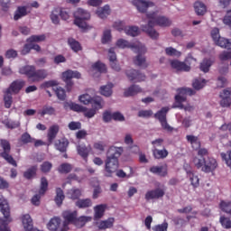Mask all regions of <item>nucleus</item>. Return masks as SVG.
I'll return each instance as SVG.
<instances>
[{
	"label": "nucleus",
	"mask_w": 231,
	"mask_h": 231,
	"mask_svg": "<svg viewBox=\"0 0 231 231\" xmlns=\"http://www.w3.org/2000/svg\"><path fill=\"white\" fill-rule=\"evenodd\" d=\"M149 8L156 9V5L149 0L145 1V14L146 19H148V24L146 26V33L151 39L156 40L160 37L155 30V26H161L162 28H167L172 24V21L163 15H158V10L149 13Z\"/></svg>",
	"instance_id": "nucleus-1"
},
{
	"label": "nucleus",
	"mask_w": 231,
	"mask_h": 231,
	"mask_svg": "<svg viewBox=\"0 0 231 231\" xmlns=\"http://www.w3.org/2000/svg\"><path fill=\"white\" fill-rule=\"evenodd\" d=\"M26 86V82L23 79H16L13 81L9 88L4 92V102L5 108L10 109L12 107V104H14L13 95H19L21 89H23Z\"/></svg>",
	"instance_id": "nucleus-2"
},
{
	"label": "nucleus",
	"mask_w": 231,
	"mask_h": 231,
	"mask_svg": "<svg viewBox=\"0 0 231 231\" xmlns=\"http://www.w3.org/2000/svg\"><path fill=\"white\" fill-rule=\"evenodd\" d=\"M21 75H26V77L32 80V82H41L48 77V70L44 69H37L33 65H25L19 69Z\"/></svg>",
	"instance_id": "nucleus-3"
},
{
	"label": "nucleus",
	"mask_w": 231,
	"mask_h": 231,
	"mask_svg": "<svg viewBox=\"0 0 231 231\" xmlns=\"http://www.w3.org/2000/svg\"><path fill=\"white\" fill-rule=\"evenodd\" d=\"M116 46L117 48H120L121 50H125V48H130L135 53H138L134 60V64L136 66H142L145 62V58L142 56V52L143 51V47L142 46V43L136 42V43H131L126 40L124 39H118Z\"/></svg>",
	"instance_id": "nucleus-4"
},
{
	"label": "nucleus",
	"mask_w": 231,
	"mask_h": 231,
	"mask_svg": "<svg viewBox=\"0 0 231 231\" xmlns=\"http://www.w3.org/2000/svg\"><path fill=\"white\" fill-rule=\"evenodd\" d=\"M179 93L178 95L175 96V102L172 106L173 109H184V111H194V106L188 105L184 106L183 102H187V97L181 96V95H189V97H192V95H196V90L192 88H179L177 90Z\"/></svg>",
	"instance_id": "nucleus-5"
},
{
	"label": "nucleus",
	"mask_w": 231,
	"mask_h": 231,
	"mask_svg": "<svg viewBox=\"0 0 231 231\" xmlns=\"http://www.w3.org/2000/svg\"><path fill=\"white\" fill-rule=\"evenodd\" d=\"M0 211L5 217V219L0 218V231H11L8 226V223H12V217H10V205H8V201L3 195H0Z\"/></svg>",
	"instance_id": "nucleus-6"
},
{
	"label": "nucleus",
	"mask_w": 231,
	"mask_h": 231,
	"mask_svg": "<svg viewBox=\"0 0 231 231\" xmlns=\"http://www.w3.org/2000/svg\"><path fill=\"white\" fill-rule=\"evenodd\" d=\"M193 163L195 167L201 169L202 172L206 173L212 172L217 168V161L212 157H208L207 159H199V157H195L193 159Z\"/></svg>",
	"instance_id": "nucleus-7"
},
{
	"label": "nucleus",
	"mask_w": 231,
	"mask_h": 231,
	"mask_svg": "<svg viewBox=\"0 0 231 231\" xmlns=\"http://www.w3.org/2000/svg\"><path fill=\"white\" fill-rule=\"evenodd\" d=\"M74 24H76V26H79V28H81L82 30L89 29V25H88V23H86V21H89V19H91V14L89 12L82 8H79L76 12H74Z\"/></svg>",
	"instance_id": "nucleus-8"
},
{
	"label": "nucleus",
	"mask_w": 231,
	"mask_h": 231,
	"mask_svg": "<svg viewBox=\"0 0 231 231\" xmlns=\"http://www.w3.org/2000/svg\"><path fill=\"white\" fill-rule=\"evenodd\" d=\"M0 145L3 149V152L0 153V157L5 160V162H7V163L10 165H13V167H17V162H15V159H14V157L10 154V152L12 151L10 142L6 139H1Z\"/></svg>",
	"instance_id": "nucleus-9"
},
{
	"label": "nucleus",
	"mask_w": 231,
	"mask_h": 231,
	"mask_svg": "<svg viewBox=\"0 0 231 231\" xmlns=\"http://www.w3.org/2000/svg\"><path fill=\"white\" fill-rule=\"evenodd\" d=\"M196 62V59L192 55H188L185 59V62L180 61L178 60H171L170 64L173 69L177 71H190V63Z\"/></svg>",
	"instance_id": "nucleus-10"
},
{
	"label": "nucleus",
	"mask_w": 231,
	"mask_h": 231,
	"mask_svg": "<svg viewBox=\"0 0 231 231\" xmlns=\"http://www.w3.org/2000/svg\"><path fill=\"white\" fill-rule=\"evenodd\" d=\"M120 167V162L115 159H109L106 157L105 161V176L106 178H113L116 170Z\"/></svg>",
	"instance_id": "nucleus-11"
},
{
	"label": "nucleus",
	"mask_w": 231,
	"mask_h": 231,
	"mask_svg": "<svg viewBox=\"0 0 231 231\" xmlns=\"http://www.w3.org/2000/svg\"><path fill=\"white\" fill-rule=\"evenodd\" d=\"M211 37L217 46H220V48H225L226 50L231 49L230 40L221 37L219 35V29L214 28L211 31Z\"/></svg>",
	"instance_id": "nucleus-12"
},
{
	"label": "nucleus",
	"mask_w": 231,
	"mask_h": 231,
	"mask_svg": "<svg viewBox=\"0 0 231 231\" xmlns=\"http://www.w3.org/2000/svg\"><path fill=\"white\" fill-rule=\"evenodd\" d=\"M82 75L80 72L77 70H71L69 69L67 71H64L62 73V80L66 82V89L67 91H71V88H73V82L71 81V79H80Z\"/></svg>",
	"instance_id": "nucleus-13"
},
{
	"label": "nucleus",
	"mask_w": 231,
	"mask_h": 231,
	"mask_svg": "<svg viewBox=\"0 0 231 231\" xmlns=\"http://www.w3.org/2000/svg\"><path fill=\"white\" fill-rule=\"evenodd\" d=\"M46 190H48V180L46 177H42L41 179L39 194L34 195L31 200L35 207H39L41 205V196H44V194H46Z\"/></svg>",
	"instance_id": "nucleus-14"
},
{
	"label": "nucleus",
	"mask_w": 231,
	"mask_h": 231,
	"mask_svg": "<svg viewBox=\"0 0 231 231\" xmlns=\"http://www.w3.org/2000/svg\"><path fill=\"white\" fill-rule=\"evenodd\" d=\"M171 108L169 106H163L161 110H159L155 115L154 118L159 120L162 129H170L169 123H167V113Z\"/></svg>",
	"instance_id": "nucleus-15"
},
{
	"label": "nucleus",
	"mask_w": 231,
	"mask_h": 231,
	"mask_svg": "<svg viewBox=\"0 0 231 231\" xmlns=\"http://www.w3.org/2000/svg\"><path fill=\"white\" fill-rule=\"evenodd\" d=\"M124 153V147L110 146L106 152V158L118 160Z\"/></svg>",
	"instance_id": "nucleus-16"
},
{
	"label": "nucleus",
	"mask_w": 231,
	"mask_h": 231,
	"mask_svg": "<svg viewBox=\"0 0 231 231\" xmlns=\"http://www.w3.org/2000/svg\"><path fill=\"white\" fill-rule=\"evenodd\" d=\"M150 172H152V174H156L161 178H165L169 174V168L167 167V164L161 166H152L150 168Z\"/></svg>",
	"instance_id": "nucleus-17"
},
{
	"label": "nucleus",
	"mask_w": 231,
	"mask_h": 231,
	"mask_svg": "<svg viewBox=\"0 0 231 231\" xmlns=\"http://www.w3.org/2000/svg\"><path fill=\"white\" fill-rule=\"evenodd\" d=\"M165 196V190L157 188L155 189L150 190L146 193V199H160V198H163Z\"/></svg>",
	"instance_id": "nucleus-18"
},
{
	"label": "nucleus",
	"mask_w": 231,
	"mask_h": 231,
	"mask_svg": "<svg viewBox=\"0 0 231 231\" xmlns=\"http://www.w3.org/2000/svg\"><path fill=\"white\" fill-rule=\"evenodd\" d=\"M77 152L81 158H83L84 161L88 162V157L89 156V153L91 152V146H86L85 144H79L77 146Z\"/></svg>",
	"instance_id": "nucleus-19"
},
{
	"label": "nucleus",
	"mask_w": 231,
	"mask_h": 231,
	"mask_svg": "<svg viewBox=\"0 0 231 231\" xmlns=\"http://www.w3.org/2000/svg\"><path fill=\"white\" fill-rule=\"evenodd\" d=\"M62 217L64 218L65 226L66 225H69V223L73 225L77 219V211H64Z\"/></svg>",
	"instance_id": "nucleus-20"
},
{
	"label": "nucleus",
	"mask_w": 231,
	"mask_h": 231,
	"mask_svg": "<svg viewBox=\"0 0 231 231\" xmlns=\"http://www.w3.org/2000/svg\"><path fill=\"white\" fill-rule=\"evenodd\" d=\"M126 76L132 82L133 80H134L135 82H142V80H143V76H142L140 71L136 69L126 70Z\"/></svg>",
	"instance_id": "nucleus-21"
},
{
	"label": "nucleus",
	"mask_w": 231,
	"mask_h": 231,
	"mask_svg": "<svg viewBox=\"0 0 231 231\" xmlns=\"http://www.w3.org/2000/svg\"><path fill=\"white\" fill-rule=\"evenodd\" d=\"M59 131H60L59 125H53L49 128L48 134H47L49 143H53V140L57 138V134H59Z\"/></svg>",
	"instance_id": "nucleus-22"
},
{
	"label": "nucleus",
	"mask_w": 231,
	"mask_h": 231,
	"mask_svg": "<svg viewBox=\"0 0 231 231\" xmlns=\"http://www.w3.org/2000/svg\"><path fill=\"white\" fill-rule=\"evenodd\" d=\"M186 140L195 151H198L201 147V141L196 135H187Z\"/></svg>",
	"instance_id": "nucleus-23"
},
{
	"label": "nucleus",
	"mask_w": 231,
	"mask_h": 231,
	"mask_svg": "<svg viewBox=\"0 0 231 231\" xmlns=\"http://www.w3.org/2000/svg\"><path fill=\"white\" fill-rule=\"evenodd\" d=\"M193 8L197 15H205L207 14V5L201 1L195 2Z\"/></svg>",
	"instance_id": "nucleus-24"
},
{
	"label": "nucleus",
	"mask_w": 231,
	"mask_h": 231,
	"mask_svg": "<svg viewBox=\"0 0 231 231\" xmlns=\"http://www.w3.org/2000/svg\"><path fill=\"white\" fill-rule=\"evenodd\" d=\"M68 145H69V141L66 138L60 139L55 143V147L60 152H66L68 151Z\"/></svg>",
	"instance_id": "nucleus-25"
},
{
	"label": "nucleus",
	"mask_w": 231,
	"mask_h": 231,
	"mask_svg": "<svg viewBox=\"0 0 231 231\" xmlns=\"http://www.w3.org/2000/svg\"><path fill=\"white\" fill-rule=\"evenodd\" d=\"M152 154L155 160H165L169 156V151L165 148L162 150L155 148L152 149Z\"/></svg>",
	"instance_id": "nucleus-26"
},
{
	"label": "nucleus",
	"mask_w": 231,
	"mask_h": 231,
	"mask_svg": "<svg viewBox=\"0 0 231 231\" xmlns=\"http://www.w3.org/2000/svg\"><path fill=\"white\" fill-rule=\"evenodd\" d=\"M60 223H61L60 217H54L49 221L47 225V228L51 231H57L60 226Z\"/></svg>",
	"instance_id": "nucleus-27"
},
{
	"label": "nucleus",
	"mask_w": 231,
	"mask_h": 231,
	"mask_svg": "<svg viewBox=\"0 0 231 231\" xmlns=\"http://www.w3.org/2000/svg\"><path fill=\"white\" fill-rule=\"evenodd\" d=\"M214 64V60L208 58H205L199 65L200 71L203 73H208L210 67Z\"/></svg>",
	"instance_id": "nucleus-28"
},
{
	"label": "nucleus",
	"mask_w": 231,
	"mask_h": 231,
	"mask_svg": "<svg viewBox=\"0 0 231 231\" xmlns=\"http://www.w3.org/2000/svg\"><path fill=\"white\" fill-rule=\"evenodd\" d=\"M115 225V217H109L106 220H102L99 225V230H107V228H113Z\"/></svg>",
	"instance_id": "nucleus-29"
},
{
	"label": "nucleus",
	"mask_w": 231,
	"mask_h": 231,
	"mask_svg": "<svg viewBox=\"0 0 231 231\" xmlns=\"http://www.w3.org/2000/svg\"><path fill=\"white\" fill-rule=\"evenodd\" d=\"M26 15H28L26 6H18L14 12V21H19V19H22V17H26Z\"/></svg>",
	"instance_id": "nucleus-30"
},
{
	"label": "nucleus",
	"mask_w": 231,
	"mask_h": 231,
	"mask_svg": "<svg viewBox=\"0 0 231 231\" xmlns=\"http://www.w3.org/2000/svg\"><path fill=\"white\" fill-rule=\"evenodd\" d=\"M97 15L100 17V19H106L109 14H111V8L108 5H105L104 7H99L97 12Z\"/></svg>",
	"instance_id": "nucleus-31"
},
{
	"label": "nucleus",
	"mask_w": 231,
	"mask_h": 231,
	"mask_svg": "<svg viewBox=\"0 0 231 231\" xmlns=\"http://www.w3.org/2000/svg\"><path fill=\"white\" fill-rule=\"evenodd\" d=\"M95 215L94 218L97 219H102L104 217V212H106V205L101 204L97 205L94 208Z\"/></svg>",
	"instance_id": "nucleus-32"
},
{
	"label": "nucleus",
	"mask_w": 231,
	"mask_h": 231,
	"mask_svg": "<svg viewBox=\"0 0 231 231\" xmlns=\"http://www.w3.org/2000/svg\"><path fill=\"white\" fill-rule=\"evenodd\" d=\"M137 93H142V88H140V86L132 85L125 91V97H134Z\"/></svg>",
	"instance_id": "nucleus-33"
},
{
	"label": "nucleus",
	"mask_w": 231,
	"mask_h": 231,
	"mask_svg": "<svg viewBox=\"0 0 231 231\" xmlns=\"http://www.w3.org/2000/svg\"><path fill=\"white\" fill-rule=\"evenodd\" d=\"M68 44L70 46V49L75 51V53H78V51H82V45H80V42H79L77 40L69 38Z\"/></svg>",
	"instance_id": "nucleus-34"
},
{
	"label": "nucleus",
	"mask_w": 231,
	"mask_h": 231,
	"mask_svg": "<svg viewBox=\"0 0 231 231\" xmlns=\"http://www.w3.org/2000/svg\"><path fill=\"white\" fill-rule=\"evenodd\" d=\"M66 196H64V191L60 188L56 189V197L54 199V201L58 207H60L62 205V201H64Z\"/></svg>",
	"instance_id": "nucleus-35"
},
{
	"label": "nucleus",
	"mask_w": 231,
	"mask_h": 231,
	"mask_svg": "<svg viewBox=\"0 0 231 231\" xmlns=\"http://www.w3.org/2000/svg\"><path fill=\"white\" fill-rule=\"evenodd\" d=\"M100 93L103 97H111L113 95V83H108L101 87Z\"/></svg>",
	"instance_id": "nucleus-36"
},
{
	"label": "nucleus",
	"mask_w": 231,
	"mask_h": 231,
	"mask_svg": "<svg viewBox=\"0 0 231 231\" xmlns=\"http://www.w3.org/2000/svg\"><path fill=\"white\" fill-rule=\"evenodd\" d=\"M73 171V166L68 162L61 163L58 168L60 174H69Z\"/></svg>",
	"instance_id": "nucleus-37"
},
{
	"label": "nucleus",
	"mask_w": 231,
	"mask_h": 231,
	"mask_svg": "<svg viewBox=\"0 0 231 231\" xmlns=\"http://www.w3.org/2000/svg\"><path fill=\"white\" fill-rule=\"evenodd\" d=\"M92 205L93 202L90 200V199H82L76 202V207H78V208H89V207Z\"/></svg>",
	"instance_id": "nucleus-38"
},
{
	"label": "nucleus",
	"mask_w": 231,
	"mask_h": 231,
	"mask_svg": "<svg viewBox=\"0 0 231 231\" xmlns=\"http://www.w3.org/2000/svg\"><path fill=\"white\" fill-rule=\"evenodd\" d=\"M90 104L93 109H96V111H97V109H102V104H104V100L100 97H92Z\"/></svg>",
	"instance_id": "nucleus-39"
},
{
	"label": "nucleus",
	"mask_w": 231,
	"mask_h": 231,
	"mask_svg": "<svg viewBox=\"0 0 231 231\" xmlns=\"http://www.w3.org/2000/svg\"><path fill=\"white\" fill-rule=\"evenodd\" d=\"M59 15H60V7H56L52 10L51 14V20L53 23V24H59V23H60Z\"/></svg>",
	"instance_id": "nucleus-40"
},
{
	"label": "nucleus",
	"mask_w": 231,
	"mask_h": 231,
	"mask_svg": "<svg viewBox=\"0 0 231 231\" xmlns=\"http://www.w3.org/2000/svg\"><path fill=\"white\" fill-rule=\"evenodd\" d=\"M188 174H189L188 178L189 179L190 185H192L194 189H198V187H199V177L194 174V172H190V171H188Z\"/></svg>",
	"instance_id": "nucleus-41"
},
{
	"label": "nucleus",
	"mask_w": 231,
	"mask_h": 231,
	"mask_svg": "<svg viewBox=\"0 0 231 231\" xmlns=\"http://www.w3.org/2000/svg\"><path fill=\"white\" fill-rule=\"evenodd\" d=\"M67 195L69 199L75 200L79 199L80 196H82V191H80L79 189H71L68 191Z\"/></svg>",
	"instance_id": "nucleus-42"
},
{
	"label": "nucleus",
	"mask_w": 231,
	"mask_h": 231,
	"mask_svg": "<svg viewBox=\"0 0 231 231\" xmlns=\"http://www.w3.org/2000/svg\"><path fill=\"white\" fill-rule=\"evenodd\" d=\"M37 174V165L32 166L26 171L23 172V177L25 180H32L33 176Z\"/></svg>",
	"instance_id": "nucleus-43"
},
{
	"label": "nucleus",
	"mask_w": 231,
	"mask_h": 231,
	"mask_svg": "<svg viewBox=\"0 0 231 231\" xmlns=\"http://www.w3.org/2000/svg\"><path fill=\"white\" fill-rule=\"evenodd\" d=\"M39 115H41V116H44L46 115L51 116L55 115V108L53 106H44L42 109L39 112Z\"/></svg>",
	"instance_id": "nucleus-44"
},
{
	"label": "nucleus",
	"mask_w": 231,
	"mask_h": 231,
	"mask_svg": "<svg viewBox=\"0 0 231 231\" xmlns=\"http://www.w3.org/2000/svg\"><path fill=\"white\" fill-rule=\"evenodd\" d=\"M133 5L141 14H145V0H134Z\"/></svg>",
	"instance_id": "nucleus-45"
},
{
	"label": "nucleus",
	"mask_w": 231,
	"mask_h": 231,
	"mask_svg": "<svg viewBox=\"0 0 231 231\" xmlns=\"http://www.w3.org/2000/svg\"><path fill=\"white\" fill-rule=\"evenodd\" d=\"M88 221H89V218L88 217H76L73 225H75L77 228H82V226H86V223H88Z\"/></svg>",
	"instance_id": "nucleus-46"
},
{
	"label": "nucleus",
	"mask_w": 231,
	"mask_h": 231,
	"mask_svg": "<svg viewBox=\"0 0 231 231\" xmlns=\"http://www.w3.org/2000/svg\"><path fill=\"white\" fill-rule=\"evenodd\" d=\"M43 41H46V35L41 34V35H32L27 39V42L33 43V42H43Z\"/></svg>",
	"instance_id": "nucleus-47"
},
{
	"label": "nucleus",
	"mask_w": 231,
	"mask_h": 231,
	"mask_svg": "<svg viewBox=\"0 0 231 231\" xmlns=\"http://www.w3.org/2000/svg\"><path fill=\"white\" fill-rule=\"evenodd\" d=\"M53 90L59 100H66V90H64V88L61 87H55L53 88Z\"/></svg>",
	"instance_id": "nucleus-48"
},
{
	"label": "nucleus",
	"mask_w": 231,
	"mask_h": 231,
	"mask_svg": "<svg viewBox=\"0 0 231 231\" xmlns=\"http://www.w3.org/2000/svg\"><path fill=\"white\" fill-rule=\"evenodd\" d=\"M165 54L168 55V57H181V52L173 47L166 48Z\"/></svg>",
	"instance_id": "nucleus-49"
},
{
	"label": "nucleus",
	"mask_w": 231,
	"mask_h": 231,
	"mask_svg": "<svg viewBox=\"0 0 231 231\" xmlns=\"http://www.w3.org/2000/svg\"><path fill=\"white\" fill-rule=\"evenodd\" d=\"M220 209L222 212H226V214H231V201L222 200L219 204Z\"/></svg>",
	"instance_id": "nucleus-50"
},
{
	"label": "nucleus",
	"mask_w": 231,
	"mask_h": 231,
	"mask_svg": "<svg viewBox=\"0 0 231 231\" xmlns=\"http://www.w3.org/2000/svg\"><path fill=\"white\" fill-rule=\"evenodd\" d=\"M92 69H96V71H98L99 73H106L107 71V68H106V64L97 61L92 65Z\"/></svg>",
	"instance_id": "nucleus-51"
},
{
	"label": "nucleus",
	"mask_w": 231,
	"mask_h": 231,
	"mask_svg": "<svg viewBox=\"0 0 231 231\" xmlns=\"http://www.w3.org/2000/svg\"><path fill=\"white\" fill-rule=\"evenodd\" d=\"M207 84V79H195L192 83L194 89L199 91V89H203L205 85Z\"/></svg>",
	"instance_id": "nucleus-52"
},
{
	"label": "nucleus",
	"mask_w": 231,
	"mask_h": 231,
	"mask_svg": "<svg viewBox=\"0 0 231 231\" xmlns=\"http://www.w3.org/2000/svg\"><path fill=\"white\" fill-rule=\"evenodd\" d=\"M125 32L126 35H131V37H136L138 36V33H140V31L136 26H131V27L125 28Z\"/></svg>",
	"instance_id": "nucleus-53"
},
{
	"label": "nucleus",
	"mask_w": 231,
	"mask_h": 231,
	"mask_svg": "<svg viewBox=\"0 0 231 231\" xmlns=\"http://www.w3.org/2000/svg\"><path fill=\"white\" fill-rule=\"evenodd\" d=\"M220 224L223 226V228H226V230H230L231 228V220L229 217H220Z\"/></svg>",
	"instance_id": "nucleus-54"
},
{
	"label": "nucleus",
	"mask_w": 231,
	"mask_h": 231,
	"mask_svg": "<svg viewBox=\"0 0 231 231\" xmlns=\"http://www.w3.org/2000/svg\"><path fill=\"white\" fill-rule=\"evenodd\" d=\"M21 140L23 143H33V142H35V139H33L28 133L23 134Z\"/></svg>",
	"instance_id": "nucleus-55"
},
{
	"label": "nucleus",
	"mask_w": 231,
	"mask_h": 231,
	"mask_svg": "<svg viewBox=\"0 0 231 231\" xmlns=\"http://www.w3.org/2000/svg\"><path fill=\"white\" fill-rule=\"evenodd\" d=\"M82 113H84V116H86V118H93V116L97 115V109L95 108L88 109L85 107V110H83Z\"/></svg>",
	"instance_id": "nucleus-56"
},
{
	"label": "nucleus",
	"mask_w": 231,
	"mask_h": 231,
	"mask_svg": "<svg viewBox=\"0 0 231 231\" xmlns=\"http://www.w3.org/2000/svg\"><path fill=\"white\" fill-rule=\"evenodd\" d=\"M92 98L93 97H91V96H89L88 94H83L79 97V102H81V104H84L85 106H88L91 104Z\"/></svg>",
	"instance_id": "nucleus-57"
},
{
	"label": "nucleus",
	"mask_w": 231,
	"mask_h": 231,
	"mask_svg": "<svg viewBox=\"0 0 231 231\" xmlns=\"http://www.w3.org/2000/svg\"><path fill=\"white\" fill-rule=\"evenodd\" d=\"M111 120H113V113H111L109 110L103 112V122L105 124H109Z\"/></svg>",
	"instance_id": "nucleus-58"
},
{
	"label": "nucleus",
	"mask_w": 231,
	"mask_h": 231,
	"mask_svg": "<svg viewBox=\"0 0 231 231\" xmlns=\"http://www.w3.org/2000/svg\"><path fill=\"white\" fill-rule=\"evenodd\" d=\"M53 167V164L50 162H42V164L41 165V171L42 172H50V171H51V168Z\"/></svg>",
	"instance_id": "nucleus-59"
},
{
	"label": "nucleus",
	"mask_w": 231,
	"mask_h": 231,
	"mask_svg": "<svg viewBox=\"0 0 231 231\" xmlns=\"http://www.w3.org/2000/svg\"><path fill=\"white\" fill-rule=\"evenodd\" d=\"M109 42H111V30H106L103 33L101 42L102 44H107Z\"/></svg>",
	"instance_id": "nucleus-60"
},
{
	"label": "nucleus",
	"mask_w": 231,
	"mask_h": 231,
	"mask_svg": "<svg viewBox=\"0 0 231 231\" xmlns=\"http://www.w3.org/2000/svg\"><path fill=\"white\" fill-rule=\"evenodd\" d=\"M168 228H169V223L163 222L162 224L154 226L152 229L153 231H167Z\"/></svg>",
	"instance_id": "nucleus-61"
},
{
	"label": "nucleus",
	"mask_w": 231,
	"mask_h": 231,
	"mask_svg": "<svg viewBox=\"0 0 231 231\" xmlns=\"http://www.w3.org/2000/svg\"><path fill=\"white\" fill-rule=\"evenodd\" d=\"M17 51L9 49L5 51V59H17Z\"/></svg>",
	"instance_id": "nucleus-62"
},
{
	"label": "nucleus",
	"mask_w": 231,
	"mask_h": 231,
	"mask_svg": "<svg viewBox=\"0 0 231 231\" xmlns=\"http://www.w3.org/2000/svg\"><path fill=\"white\" fill-rule=\"evenodd\" d=\"M220 156L222 158V160H224V162H226V165L228 167H231V151L229 152L228 155H226V153L222 152L220 153Z\"/></svg>",
	"instance_id": "nucleus-63"
},
{
	"label": "nucleus",
	"mask_w": 231,
	"mask_h": 231,
	"mask_svg": "<svg viewBox=\"0 0 231 231\" xmlns=\"http://www.w3.org/2000/svg\"><path fill=\"white\" fill-rule=\"evenodd\" d=\"M219 59L223 62L225 60H230L231 59V51H223L219 54Z\"/></svg>",
	"instance_id": "nucleus-64"
}]
</instances>
